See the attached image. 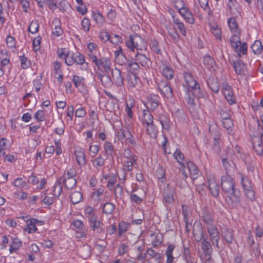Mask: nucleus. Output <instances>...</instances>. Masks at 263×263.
I'll use <instances>...</instances> for the list:
<instances>
[{"instance_id":"nucleus-38","label":"nucleus","mask_w":263,"mask_h":263,"mask_svg":"<svg viewBox=\"0 0 263 263\" xmlns=\"http://www.w3.org/2000/svg\"><path fill=\"white\" fill-rule=\"evenodd\" d=\"M137 74H128L127 76V81L128 85L130 87L134 88L138 84V81L139 80Z\"/></svg>"},{"instance_id":"nucleus-16","label":"nucleus","mask_w":263,"mask_h":263,"mask_svg":"<svg viewBox=\"0 0 263 263\" xmlns=\"http://www.w3.org/2000/svg\"><path fill=\"white\" fill-rule=\"evenodd\" d=\"M208 188L211 194L215 197L219 196L220 188L218 181L214 177H212L208 180Z\"/></svg>"},{"instance_id":"nucleus-41","label":"nucleus","mask_w":263,"mask_h":263,"mask_svg":"<svg viewBox=\"0 0 263 263\" xmlns=\"http://www.w3.org/2000/svg\"><path fill=\"white\" fill-rule=\"evenodd\" d=\"M251 48L255 54H259L262 50L261 42L259 40H256Z\"/></svg>"},{"instance_id":"nucleus-37","label":"nucleus","mask_w":263,"mask_h":263,"mask_svg":"<svg viewBox=\"0 0 263 263\" xmlns=\"http://www.w3.org/2000/svg\"><path fill=\"white\" fill-rule=\"evenodd\" d=\"M52 23H55L56 24L52 31V34L56 36H60L61 34H63V30L61 28L60 20L57 18H55L53 20Z\"/></svg>"},{"instance_id":"nucleus-11","label":"nucleus","mask_w":263,"mask_h":263,"mask_svg":"<svg viewBox=\"0 0 263 263\" xmlns=\"http://www.w3.org/2000/svg\"><path fill=\"white\" fill-rule=\"evenodd\" d=\"M193 234L197 242L201 241L203 238V229L200 221L196 220L193 227Z\"/></svg>"},{"instance_id":"nucleus-56","label":"nucleus","mask_w":263,"mask_h":263,"mask_svg":"<svg viewBox=\"0 0 263 263\" xmlns=\"http://www.w3.org/2000/svg\"><path fill=\"white\" fill-rule=\"evenodd\" d=\"M76 53H67L66 58H65V62L68 66H71L75 63Z\"/></svg>"},{"instance_id":"nucleus-5","label":"nucleus","mask_w":263,"mask_h":263,"mask_svg":"<svg viewBox=\"0 0 263 263\" xmlns=\"http://www.w3.org/2000/svg\"><path fill=\"white\" fill-rule=\"evenodd\" d=\"M221 187L222 191L227 194L230 193L235 188V183L234 179L229 175H224L221 177Z\"/></svg>"},{"instance_id":"nucleus-23","label":"nucleus","mask_w":263,"mask_h":263,"mask_svg":"<svg viewBox=\"0 0 263 263\" xmlns=\"http://www.w3.org/2000/svg\"><path fill=\"white\" fill-rule=\"evenodd\" d=\"M206 83L208 87L215 93H217L219 90V85L218 80L216 78L210 77L206 80Z\"/></svg>"},{"instance_id":"nucleus-18","label":"nucleus","mask_w":263,"mask_h":263,"mask_svg":"<svg viewBox=\"0 0 263 263\" xmlns=\"http://www.w3.org/2000/svg\"><path fill=\"white\" fill-rule=\"evenodd\" d=\"M99 62L97 64L98 68L103 70L106 73H108L110 70L111 62L109 58H102L99 59Z\"/></svg>"},{"instance_id":"nucleus-17","label":"nucleus","mask_w":263,"mask_h":263,"mask_svg":"<svg viewBox=\"0 0 263 263\" xmlns=\"http://www.w3.org/2000/svg\"><path fill=\"white\" fill-rule=\"evenodd\" d=\"M221 235L223 239L228 245L232 244L234 240V231L231 229H223L221 230Z\"/></svg>"},{"instance_id":"nucleus-39","label":"nucleus","mask_w":263,"mask_h":263,"mask_svg":"<svg viewBox=\"0 0 263 263\" xmlns=\"http://www.w3.org/2000/svg\"><path fill=\"white\" fill-rule=\"evenodd\" d=\"M143 123H145L147 125H149L151 124L154 123L153 122V117L149 110H143Z\"/></svg>"},{"instance_id":"nucleus-59","label":"nucleus","mask_w":263,"mask_h":263,"mask_svg":"<svg viewBox=\"0 0 263 263\" xmlns=\"http://www.w3.org/2000/svg\"><path fill=\"white\" fill-rule=\"evenodd\" d=\"M39 28V24L37 21H32L28 27V31L32 34L36 33Z\"/></svg>"},{"instance_id":"nucleus-29","label":"nucleus","mask_w":263,"mask_h":263,"mask_svg":"<svg viewBox=\"0 0 263 263\" xmlns=\"http://www.w3.org/2000/svg\"><path fill=\"white\" fill-rule=\"evenodd\" d=\"M163 195L165 201L169 203H173L174 201L173 190H170L168 185L164 188L163 192Z\"/></svg>"},{"instance_id":"nucleus-19","label":"nucleus","mask_w":263,"mask_h":263,"mask_svg":"<svg viewBox=\"0 0 263 263\" xmlns=\"http://www.w3.org/2000/svg\"><path fill=\"white\" fill-rule=\"evenodd\" d=\"M111 75L114 81L117 86H121L123 84L124 77L122 76L121 71L118 68L111 70Z\"/></svg>"},{"instance_id":"nucleus-50","label":"nucleus","mask_w":263,"mask_h":263,"mask_svg":"<svg viewBox=\"0 0 263 263\" xmlns=\"http://www.w3.org/2000/svg\"><path fill=\"white\" fill-rule=\"evenodd\" d=\"M92 17L93 20L98 24L101 25L105 22L104 17L98 12H93L92 13Z\"/></svg>"},{"instance_id":"nucleus-36","label":"nucleus","mask_w":263,"mask_h":263,"mask_svg":"<svg viewBox=\"0 0 263 263\" xmlns=\"http://www.w3.org/2000/svg\"><path fill=\"white\" fill-rule=\"evenodd\" d=\"M162 74L167 80H171L174 77V70L171 66L165 65L162 68Z\"/></svg>"},{"instance_id":"nucleus-61","label":"nucleus","mask_w":263,"mask_h":263,"mask_svg":"<svg viewBox=\"0 0 263 263\" xmlns=\"http://www.w3.org/2000/svg\"><path fill=\"white\" fill-rule=\"evenodd\" d=\"M201 7L205 11H208L209 15L211 14V11L209 5V0H198Z\"/></svg>"},{"instance_id":"nucleus-4","label":"nucleus","mask_w":263,"mask_h":263,"mask_svg":"<svg viewBox=\"0 0 263 263\" xmlns=\"http://www.w3.org/2000/svg\"><path fill=\"white\" fill-rule=\"evenodd\" d=\"M240 176L241 184L246 197L251 201H253L255 199V194L251 182L248 177L243 176L242 174H241Z\"/></svg>"},{"instance_id":"nucleus-24","label":"nucleus","mask_w":263,"mask_h":263,"mask_svg":"<svg viewBox=\"0 0 263 263\" xmlns=\"http://www.w3.org/2000/svg\"><path fill=\"white\" fill-rule=\"evenodd\" d=\"M22 219L27 222V228L25 229V230L28 231L29 233L35 232L37 229L35 223L33 221V218L27 219V216H22Z\"/></svg>"},{"instance_id":"nucleus-33","label":"nucleus","mask_w":263,"mask_h":263,"mask_svg":"<svg viewBox=\"0 0 263 263\" xmlns=\"http://www.w3.org/2000/svg\"><path fill=\"white\" fill-rule=\"evenodd\" d=\"M147 103L150 105L151 109L154 110L158 108L159 105V97L156 95H152Z\"/></svg>"},{"instance_id":"nucleus-51","label":"nucleus","mask_w":263,"mask_h":263,"mask_svg":"<svg viewBox=\"0 0 263 263\" xmlns=\"http://www.w3.org/2000/svg\"><path fill=\"white\" fill-rule=\"evenodd\" d=\"M62 191L63 188L62 186V183L61 180L58 179L54 187V190L53 191V195L54 196L59 197L62 193Z\"/></svg>"},{"instance_id":"nucleus-27","label":"nucleus","mask_w":263,"mask_h":263,"mask_svg":"<svg viewBox=\"0 0 263 263\" xmlns=\"http://www.w3.org/2000/svg\"><path fill=\"white\" fill-rule=\"evenodd\" d=\"M243 161L245 162L248 171L253 172L255 168V164L252 161V159L250 155L245 154L242 158Z\"/></svg>"},{"instance_id":"nucleus-55","label":"nucleus","mask_w":263,"mask_h":263,"mask_svg":"<svg viewBox=\"0 0 263 263\" xmlns=\"http://www.w3.org/2000/svg\"><path fill=\"white\" fill-rule=\"evenodd\" d=\"M129 226V223L124 221H121L119 223L118 234L120 236L127 230Z\"/></svg>"},{"instance_id":"nucleus-31","label":"nucleus","mask_w":263,"mask_h":263,"mask_svg":"<svg viewBox=\"0 0 263 263\" xmlns=\"http://www.w3.org/2000/svg\"><path fill=\"white\" fill-rule=\"evenodd\" d=\"M223 95L229 104L232 105L235 103V98L233 92L231 90V87L227 86L223 91Z\"/></svg>"},{"instance_id":"nucleus-12","label":"nucleus","mask_w":263,"mask_h":263,"mask_svg":"<svg viewBox=\"0 0 263 263\" xmlns=\"http://www.w3.org/2000/svg\"><path fill=\"white\" fill-rule=\"evenodd\" d=\"M146 253L150 256L147 260V263H162L163 256L160 253L156 252L152 248H148Z\"/></svg>"},{"instance_id":"nucleus-28","label":"nucleus","mask_w":263,"mask_h":263,"mask_svg":"<svg viewBox=\"0 0 263 263\" xmlns=\"http://www.w3.org/2000/svg\"><path fill=\"white\" fill-rule=\"evenodd\" d=\"M174 157L176 161L181 165L183 167H186V161H184V154L178 149H176L174 153Z\"/></svg>"},{"instance_id":"nucleus-14","label":"nucleus","mask_w":263,"mask_h":263,"mask_svg":"<svg viewBox=\"0 0 263 263\" xmlns=\"http://www.w3.org/2000/svg\"><path fill=\"white\" fill-rule=\"evenodd\" d=\"M98 217H92L90 218L89 226L92 230L97 233L100 234L104 231L103 223L102 221L97 220Z\"/></svg>"},{"instance_id":"nucleus-40","label":"nucleus","mask_w":263,"mask_h":263,"mask_svg":"<svg viewBox=\"0 0 263 263\" xmlns=\"http://www.w3.org/2000/svg\"><path fill=\"white\" fill-rule=\"evenodd\" d=\"M159 120L162 126V128L164 129L168 130L170 128V119L167 115H161L160 116Z\"/></svg>"},{"instance_id":"nucleus-6","label":"nucleus","mask_w":263,"mask_h":263,"mask_svg":"<svg viewBox=\"0 0 263 263\" xmlns=\"http://www.w3.org/2000/svg\"><path fill=\"white\" fill-rule=\"evenodd\" d=\"M175 4V7L179 10L180 14L184 17V18L189 23L193 24L194 23V18L192 12L189 10L186 7H182L180 8H178V7L176 5L177 4L179 3L183 4L182 0H176L174 2Z\"/></svg>"},{"instance_id":"nucleus-21","label":"nucleus","mask_w":263,"mask_h":263,"mask_svg":"<svg viewBox=\"0 0 263 263\" xmlns=\"http://www.w3.org/2000/svg\"><path fill=\"white\" fill-rule=\"evenodd\" d=\"M183 77L186 84V85H183L185 87V90L186 88H190L191 87H195L198 83L194 79L192 74L190 72H184Z\"/></svg>"},{"instance_id":"nucleus-45","label":"nucleus","mask_w":263,"mask_h":263,"mask_svg":"<svg viewBox=\"0 0 263 263\" xmlns=\"http://www.w3.org/2000/svg\"><path fill=\"white\" fill-rule=\"evenodd\" d=\"M72 82L77 88L82 87L84 85V79L83 77L78 76H73Z\"/></svg>"},{"instance_id":"nucleus-22","label":"nucleus","mask_w":263,"mask_h":263,"mask_svg":"<svg viewBox=\"0 0 263 263\" xmlns=\"http://www.w3.org/2000/svg\"><path fill=\"white\" fill-rule=\"evenodd\" d=\"M115 54L116 55V62L118 64L125 66L126 67L128 61L125 55L123 54L121 48H120V49L115 51Z\"/></svg>"},{"instance_id":"nucleus-49","label":"nucleus","mask_w":263,"mask_h":263,"mask_svg":"<svg viewBox=\"0 0 263 263\" xmlns=\"http://www.w3.org/2000/svg\"><path fill=\"white\" fill-rule=\"evenodd\" d=\"M75 59H76V62H75L76 64H78V65H81L83 66H84V68L85 69H87V63H86V64H85L86 66H85V65H84L85 60L84 56L82 54H81L80 53H76Z\"/></svg>"},{"instance_id":"nucleus-63","label":"nucleus","mask_w":263,"mask_h":263,"mask_svg":"<svg viewBox=\"0 0 263 263\" xmlns=\"http://www.w3.org/2000/svg\"><path fill=\"white\" fill-rule=\"evenodd\" d=\"M219 112L221 119L223 120L230 118V111L226 107L220 109Z\"/></svg>"},{"instance_id":"nucleus-46","label":"nucleus","mask_w":263,"mask_h":263,"mask_svg":"<svg viewBox=\"0 0 263 263\" xmlns=\"http://www.w3.org/2000/svg\"><path fill=\"white\" fill-rule=\"evenodd\" d=\"M182 257L186 262L194 260V258L191 256L189 248L185 246L184 245H183Z\"/></svg>"},{"instance_id":"nucleus-15","label":"nucleus","mask_w":263,"mask_h":263,"mask_svg":"<svg viewBox=\"0 0 263 263\" xmlns=\"http://www.w3.org/2000/svg\"><path fill=\"white\" fill-rule=\"evenodd\" d=\"M158 88L162 95L166 98H172L173 97L172 89L168 82H161L158 84Z\"/></svg>"},{"instance_id":"nucleus-48","label":"nucleus","mask_w":263,"mask_h":263,"mask_svg":"<svg viewBox=\"0 0 263 263\" xmlns=\"http://www.w3.org/2000/svg\"><path fill=\"white\" fill-rule=\"evenodd\" d=\"M203 64L208 69H210L215 64V61L210 56L205 55L203 57Z\"/></svg>"},{"instance_id":"nucleus-62","label":"nucleus","mask_w":263,"mask_h":263,"mask_svg":"<svg viewBox=\"0 0 263 263\" xmlns=\"http://www.w3.org/2000/svg\"><path fill=\"white\" fill-rule=\"evenodd\" d=\"M221 160L226 173L228 174V172L230 171L231 169L233 168V165H234V164L231 163L226 158H222Z\"/></svg>"},{"instance_id":"nucleus-52","label":"nucleus","mask_w":263,"mask_h":263,"mask_svg":"<svg viewBox=\"0 0 263 263\" xmlns=\"http://www.w3.org/2000/svg\"><path fill=\"white\" fill-rule=\"evenodd\" d=\"M130 133L127 128L122 129L118 132L117 136L119 140L126 139L128 136H130Z\"/></svg>"},{"instance_id":"nucleus-7","label":"nucleus","mask_w":263,"mask_h":263,"mask_svg":"<svg viewBox=\"0 0 263 263\" xmlns=\"http://www.w3.org/2000/svg\"><path fill=\"white\" fill-rule=\"evenodd\" d=\"M253 148L257 155L263 154V134L260 136H253L252 138Z\"/></svg>"},{"instance_id":"nucleus-58","label":"nucleus","mask_w":263,"mask_h":263,"mask_svg":"<svg viewBox=\"0 0 263 263\" xmlns=\"http://www.w3.org/2000/svg\"><path fill=\"white\" fill-rule=\"evenodd\" d=\"M147 126H149V127L147 128L148 134L151 137L156 138L157 136L158 133L156 126L154 123L151 124Z\"/></svg>"},{"instance_id":"nucleus-64","label":"nucleus","mask_w":263,"mask_h":263,"mask_svg":"<svg viewBox=\"0 0 263 263\" xmlns=\"http://www.w3.org/2000/svg\"><path fill=\"white\" fill-rule=\"evenodd\" d=\"M20 60L21 62V67L23 69H26L30 65V62L29 61L26 57L25 56H20Z\"/></svg>"},{"instance_id":"nucleus-8","label":"nucleus","mask_w":263,"mask_h":263,"mask_svg":"<svg viewBox=\"0 0 263 263\" xmlns=\"http://www.w3.org/2000/svg\"><path fill=\"white\" fill-rule=\"evenodd\" d=\"M207 231L212 245L219 249L218 242L220 239V233L217 227L216 226L207 227Z\"/></svg>"},{"instance_id":"nucleus-2","label":"nucleus","mask_w":263,"mask_h":263,"mask_svg":"<svg viewBox=\"0 0 263 263\" xmlns=\"http://www.w3.org/2000/svg\"><path fill=\"white\" fill-rule=\"evenodd\" d=\"M129 40L126 42V46L133 51L146 50L147 47V42L141 36L137 34L130 35Z\"/></svg>"},{"instance_id":"nucleus-26","label":"nucleus","mask_w":263,"mask_h":263,"mask_svg":"<svg viewBox=\"0 0 263 263\" xmlns=\"http://www.w3.org/2000/svg\"><path fill=\"white\" fill-rule=\"evenodd\" d=\"M76 159L78 164L80 165H84L86 163L85 154L83 149H76L74 152Z\"/></svg>"},{"instance_id":"nucleus-47","label":"nucleus","mask_w":263,"mask_h":263,"mask_svg":"<svg viewBox=\"0 0 263 263\" xmlns=\"http://www.w3.org/2000/svg\"><path fill=\"white\" fill-rule=\"evenodd\" d=\"M228 23L232 31L234 32L235 33H238L239 32V31L238 30V25L234 18L231 17L229 18Z\"/></svg>"},{"instance_id":"nucleus-9","label":"nucleus","mask_w":263,"mask_h":263,"mask_svg":"<svg viewBox=\"0 0 263 263\" xmlns=\"http://www.w3.org/2000/svg\"><path fill=\"white\" fill-rule=\"evenodd\" d=\"M186 167H187L191 178L194 180L199 179L203 180V177L201 175L197 166L192 161H189L186 163Z\"/></svg>"},{"instance_id":"nucleus-1","label":"nucleus","mask_w":263,"mask_h":263,"mask_svg":"<svg viewBox=\"0 0 263 263\" xmlns=\"http://www.w3.org/2000/svg\"><path fill=\"white\" fill-rule=\"evenodd\" d=\"M205 93L202 91L198 83L195 87L190 88H186L185 90V100L188 105L195 106L196 103L194 101V98L197 99L200 98H205Z\"/></svg>"},{"instance_id":"nucleus-32","label":"nucleus","mask_w":263,"mask_h":263,"mask_svg":"<svg viewBox=\"0 0 263 263\" xmlns=\"http://www.w3.org/2000/svg\"><path fill=\"white\" fill-rule=\"evenodd\" d=\"M101 83L106 87H110L113 82L109 76L104 73L103 74H100L98 76Z\"/></svg>"},{"instance_id":"nucleus-35","label":"nucleus","mask_w":263,"mask_h":263,"mask_svg":"<svg viewBox=\"0 0 263 263\" xmlns=\"http://www.w3.org/2000/svg\"><path fill=\"white\" fill-rule=\"evenodd\" d=\"M201 242V249L206 255H210L212 252V247L210 243L205 238H204Z\"/></svg>"},{"instance_id":"nucleus-44","label":"nucleus","mask_w":263,"mask_h":263,"mask_svg":"<svg viewBox=\"0 0 263 263\" xmlns=\"http://www.w3.org/2000/svg\"><path fill=\"white\" fill-rule=\"evenodd\" d=\"M156 175L161 183H164L165 180V170L162 167H159L156 171Z\"/></svg>"},{"instance_id":"nucleus-42","label":"nucleus","mask_w":263,"mask_h":263,"mask_svg":"<svg viewBox=\"0 0 263 263\" xmlns=\"http://www.w3.org/2000/svg\"><path fill=\"white\" fill-rule=\"evenodd\" d=\"M235 52L238 54V56L241 57V53L243 54H246L247 52V44L244 42L243 43H239L237 45V48H233Z\"/></svg>"},{"instance_id":"nucleus-54","label":"nucleus","mask_w":263,"mask_h":263,"mask_svg":"<svg viewBox=\"0 0 263 263\" xmlns=\"http://www.w3.org/2000/svg\"><path fill=\"white\" fill-rule=\"evenodd\" d=\"M149 46L151 49L157 54H161V50L159 47V44L157 40H154L151 42Z\"/></svg>"},{"instance_id":"nucleus-10","label":"nucleus","mask_w":263,"mask_h":263,"mask_svg":"<svg viewBox=\"0 0 263 263\" xmlns=\"http://www.w3.org/2000/svg\"><path fill=\"white\" fill-rule=\"evenodd\" d=\"M230 64L233 67L235 73L238 75H245L246 71V65L245 63L240 59L235 61H231L229 59Z\"/></svg>"},{"instance_id":"nucleus-34","label":"nucleus","mask_w":263,"mask_h":263,"mask_svg":"<svg viewBox=\"0 0 263 263\" xmlns=\"http://www.w3.org/2000/svg\"><path fill=\"white\" fill-rule=\"evenodd\" d=\"M79 254L83 258L86 259L91 255V248L88 245L81 246L79 250Z\"/></svg>"},{"instance_id":"nucleus-53","label":"nucleus","mask_w":263,"mask_h":263,"mask_svg":"<svg viewBox=\"0 0 263 263\" xmlns=\"http://www.w3.org/2000/svg\"><path fill=\"white\" fill-rule=\"evenodd\" d=\"M104 147L106 156H112L114 148L111 143L110 142H105Z\"/></svg>"},{"instance_id":"nucleus-30","label":"nucleus","mask_w":263,"mask_h":263,"mask_svg":"<svg viewBox=\"0 0 263 263\" xmlns=\"http://www.w3.org/2000/svg\"><path fill=\"white\" fill-rule=\"evenodd\" d=\"M126 67L130 74H137L140 70V66L136 62L128 61Z\"/></svg>"},{"instance_id":"nucleus-25","label":"nucleus","mask_w":263,"mask_h":263,"mask_svg":"<svg viewBox=\"0 0 263 263\" xmlns=\"http://www.w3.org/2000/svg\"><path fill=\"white\" fill-rule=\"evenodd\" d=\"M135 60L143 66H148L150 64L149 59L144 54L138 51L137 52L135 55Z\"/></svg>"},{"instance_id":"nucleus-13","label":"nucleus","mask_w":263,"mask_h":263,"mask_svg":"<svg viewBox=\"0 0 263 263\" xmlns=\"http://www.w3.org/2000/svg\"><path fill=\"white\" fill-rule=\"evenodd\" d=\"M201 220L207 226V227L214 226V216L212 212L206 208L203 209L200 215Z\"/></svg>"},{"instance_id":"nucleus-60","label":"nucleus","mask_w":263,"mask_h":263,"mask_svg":"<svg viewBox=\"0 0 263 263\" xmlns=\"http://www.w3.org/2000/svg\"><path fill=\"white\" fill-rule=\"evenodd\" d=\"M237 34H234L230 39L232 48H237V45L241 43L240 37Z\"/></svg>"},{"instance_id":"nucleus-43","label":"nucleus","mask_w":263,"mask_h":263,"mask_svg":"<svg viewBox=\"0 0 263 263\" xmlns=\"http://www.w3.org/2000/svg\"><path fill=\"white\" fill-rule=\"evenodd\" d=\"M70 197L72 203L75 204L82 200L83 195L80 192H74L71 194Z\"/></svg>"},{"instance_id":"nucleus-57","label":"nucleus","mask_w":263,"mask_h":263,"mask_svg":"<svg viewBox=\"0 0 263 263\" xmlns=\"http://www.w3.org/2000/svg\"><path fill=\"white\" fill-rule=\"evenodd\" d=\"M115 205L111 202H107L103 205V212L105 214H111L115 210Z\"/></svg>"},{"instance_id":"nucleus-3","label":"nucleus","mask_w":263,"mask_h":263,"mask_svg":"<svg viewBox=\"0 0 263 263\" xmlns=\"http://www.w3.org/2000/svg\"><path fill=\"white\" fill-rule=\"evenodd\" d=\"M226 195V200L232 208H236L238 205L241 206V193L239 190L235 188Z\"/></svg>"},{"instance_id":"nucleus-20","label":"nucleus","mask_w":263,"mask_h":263,"mask_svg":"<svg viewBox=\"0 0 263 263\" xmlns=\"http://www.w3.org/2000/svg\"><path fill=\"white\" fill-rule=\"evenodd\" d=\"M59 179L64 184L65 188L67 190L73 189L77 184L76 179L74 178H66L65 173Z\"/></svg>"}]
</instances>
